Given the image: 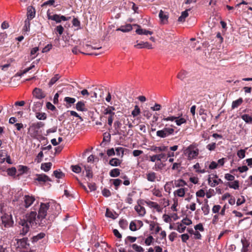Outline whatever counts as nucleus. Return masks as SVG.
I'll list each match as a JSON object with an SVG mask.
<instances>
[{"label":"nucleus","instance_id":"f257e3e1","mask_svg":"<svg viewBox=\"0 0 252 252\" xmlns=\"http://www.w3.org/2000/svg\"><path fill=\"white\" fill-rule=\"evenodd\" d=\"M50 204V203H41L37 216L35 211H31L30 213L27 214L26 219L20 220L18 222L20 225V234L26 235L29 232L30 227L42 225V221L46 216L47 211Z\"/></svg>","mask_w":252,"mask_h":252},{"label":"nucleus","instance_id":"f03ea898","mask_svg":"<svg viewBox=\"0 0 252 252\" xmlns=\"http://www.w3.org/2000/svg\"><path fill=\"white\" fill-rule=\"evenodd\" d=\"M13 221L12 219L11 214L6 213L3 209L1 208L0 211V225L2 227H10L12 226Z\"/></svg>","mask_w":252,"mask_h":252},{"label":"nucleus","instance_id":"7ed1b4c3","mask_svg":"<svg viewBox=\"0 0 252 252\" xmlns=\"http://www.w3.org/2000/svg\"><path fill=\"white\" fill-rule=\"evenodd\" d=\"M184 154L188 160L195 159L199 154V149L196 144H192L185 149L183 151Z\"/></svg>","mask_w":252,"mask_h":252},{"label":"nucleus","instance_id":"20e7f679","mask_svg":"<svg viewBox=\"0 0 252 252\" xmlns=\"http://www.w3.org/2000/svg\"><path fill=\"white\" fill-rule=\"evenodd\" d=\"M174 129L170 127H164L162 130L157 131V135L160 138H165L173 134Z\"/></svg>","mask_w":252,"mask_h":252},{"label":"nucleus","instance_id":"39448f33","mask_svg":"<svg viewBox=\"0 0 252 252\" xmlns=\"http://www.w3.org/2000/svg\"><path fill=\"white\" fill-rule=\"evenodd\" d=\"M218 177L216 174H212L209 175L208 179V184L212 187H214L220 183H222V181L220 179L216 180Z\"/></svg>","mask_w":252,"mask_h":252},{"label":"nucleus","instance_id":"423d86ee","mask_svg":"<svg viewBox=\"0 0 252 252\" xmlns=\"http://www.w3.org/2000/svg\"><path fill=\"white\" fill-rule=\"evenodd\" d=\"M24 206L26 208L29 207L34 201L35 198L32 196L25 195L24 198Z\"/></svg>","mask_w":252,"mask_h":252},{"label":"nucleus","instance_id":"0eeeda50","mask_svg":"<svg viewBox=\"0 0 252 252\" xmlns=\"http://www.w3.org/2000/svg\"><path fill=\"white\" fill-rule=\"evenodd\" d=\"M134 26H136V27H138V29H137L136 30V32L138 34H139V35H142V34H144V35H148V34H150V35H152L153 32L152 31H148V30H145V29H141L140 28V26L138 25H137V24H134L133 25Z\"/></svg>","mask_w":252,"mask_h":252},{"label":"nucleus","instance_id":"6e6552de","mask_svg":"<svg viewBox=\"0 0 252 252\" xmlns=\"http://www.w3.org/2000/svg\"><path fill=\"white\" fill-rule=\"evenodd\" d=\"M33 96L38 99H41L45 97V95L43 93L42 90L39 88H35L32 92Z\"/></svg>","mask_w":252,"mask_h":252},{"label":"nucleus","instance_id":"1a4fd4ad","mask_svg":"<svg viewBox=\"0 0 252 252\" xmlns=\"http://www.w3.org/2000/svg\"><path fill=\"white\" fill-rule=\"evenodd\" d=\"M36 177L35 180H37L38 182H41V183H45L47 181H51L49 177L48 176H47L44 174H37L36 175Z\"/></svg>","mask_w":252,"mask_h":252},{"label":"nucleus","instance_id":"9d476101","mask_svg":"<svg viewBox=\"0 0 252 252\" xmlns=\"http://www.w3.org/2000/svg\"><path fill=\"white\" fill-rule=\"evenodd\" d=\"M134 47L138 48V49H141L144 48H147L148 49H152L153 47L152 45L150 44L148 42H141L139 43H137V44L134 45Z\"/></svg>","mask_w":252,"mask_h":252},{"label":"nucleus","instance_id":"9b49d317","mask_svg":"<svg viewBox=\"0 0 252 252\" xmlns=\"http://www.w3.org/2000/svg\"><path fill=\"white\" fill-rule=\"evenodd\" d=\"M27 10V19H32L35 15V9L32 6H29L28 7Z\"/></svg>","mask_w":252,"mask_h":252},{"label":"nucleus","instance_id":"f8f14e48","mask_svg":"<svg viewBox=\"0 0 252 252\" xmlns=\"http://www.w3.org/2000/svg\"><path fill=\"white\" fill-rule=\"evenodd\" d=\"M134 209L139 216H144L146 214V210L145 208L141 206L139 204L136 205L134 207Z\"/></svg>","mask_w":252,"mask_h":252},{"label":"nucleus","instance_id":"ddd939ff","mask_svg":"<svg viewBox=\"0 0 252 252\" xmlns=\"http://www.w3.org/2000/svg\"><path fill=\"white\" fill-rule=\"evenodd\" d=\"M132 29V26L130 24H126L125 26H122L117 29V31H120L124 32H128Z\"/></svg>","mask_w":252,"mask_h":252},{"label":"nucleus","instance_id":"4468645a","mask_svg":"<svg viewBox=\"0 0 252 252\" xmlns=\"http://www.w3.org/2000/svg\"><path fill=\"white\" fill-rule=\"evenodd\" d=\"M159 18L163 24H165L167 22L168 16L166 13L164 12L162 10H160L159 13Z\"/></svg>","mask_w":252,"mask_h":252},{"label":"nucleus","instance_id":"2eb2a0df","mask_svg":"<svg viewBox=\"0 0 252 252\" xmlns=\"http://www.w3.org/2000/svg\"><path fill=\"white\" fill-rule=\"evenodd\" d=\"M241 242H242V244L243 245V247L241 250V252H248V247L250 245V243L245 238H244L241 239Z\"/></svg>","mask_w":252,"mask_h":252},{"label":"nucleus","instance_id":"dca6fc26","mask_svg":"<svg viewBox=\"0 0 252 252\" xmlns=\"http://www.w3.org/2000/svg\"><path fill=\"white\" fill-rule=\"evenodd\" d=\"M146 203L150 207L154 208V209H155L158 212H161V209L160 208V206L156 202L151 201H146Z\"/></svg>","mask_w":252,"mask_h":252},{"label":"nucleus","instance_id":"f3484780","mask_svg":"<svg viewBox=\"0 0 252 252\" xmlns=\"http://www.w3.org/2000/svg\"><path fill=\"white\" fill-rule=\"evenodd\" d=\"M29 132L31 136L33 138H36L39 134L38 129L32 126H31L30 127L29 129Z\"/></svg>","mask_w":252,"mask_h":252},{"label":"nucleus","instance_id":"a211bd4d","mask_svg":"<svg viewBox=\"0 0 252 252\" xmlns=\"http://www.w3.org/2000/svg\"><path fill=\"white\" fill-rule=\"evenodd\" d=\"M76 109L78 111L82 112L87 111V109L85 108V103L82 101H78L76 104Z\"/></svg>","mask_w":252,"mask_h":252},{"label":"nucleus","instance_id":"6ab92c4d","mask_svg":"<svg viewBox=\"0 0 252 252\" xmlns=\"http://www.w3.org/2000/svg\"><path fill=\"white\" fill-rule=\"evenodd\" d=\"M28 242V238H24L23 239L18 240L17 242L18 247L22 248H25L27 247Z\"/></svg>","mask_w":252,"mask_h":252},{"label":"nucleus","instance_id":"aec40b11","mask_svg":"<svg viewBox=\"0 0 252 252\" xmlns=\"http://www.w3.org/2000/svg\"><path fill=\"white\" fill-rule=\"evenodd\" d=\"M0 252H12V251L10 245L0 244Z\"/></svg>","mask_w":252,"mask_h":252},{"label":"nucleus","instance_id":"412c9836","mask_svg":"<svg viewBox=\"0 0 252 252\" xmlns=\"http://www.w3.org/2000/svg\"><path fill=\"white\" fill-rule=\"evenodd\" d=\"M189 9H187L184 11H183L181 13V15L178 18V21L181 22H184L185 21V19L188 16V11Z\"/></svg>","mask_w":252,"mask_h":252},{"label":"nucleus","instance_id":"4be33fe9","mask_svg":"<svg viewBox=\"0 0 252 252\" xmlns=\"http://www.w3.org/2000/svg\"><path fill=\"white\" fill-rule=\"evenodd\" d=\"M52 165L51 162L43 163L41 165V169L45 172H47L51 169Z\"/></svg>","mask_w":252,"mask_h":252},{"label":"nucleus","instance_id":"5701e85b","mask_svg":"<svg viewBox=\"0 0 252 252\" xmlns=\"http://www.w3.org/2000/svg\"><path fill=\"white\" fill-rule=\"evenodd\" d=\"M156 179V174L154 172H151L147 174V179L148 181L154 182Z\"/></svg>","mask_w":252,"mask_h":252},{"label":"nucleus","instance_id":"b1692460","mask_svg":"<svg viewBox=\"0 0 252 252\" xmlns=\"http://www.w3.org/2000/svg\"><path fill=\"white\" fill-rule=\"evenodd\" d=\"M85 170L86 177L89 179L92 178L93 174L91 168L89 166H85Z\"/></svg>","mask_w":252,"mask_h":252},{"label":"nucleus","instance_id":"393cba45","mask_svg":"<svg viewBox=\"0 0 252 252\" xmlns=\"http://www.w3.org/2000/svg\"><path fill=\"white\" fill-rule=\"evenodd\" d=\"M177 117L175 123L177 126H180L183 124L186 123L187 120L185 118L180 117V116H177Z\"/></svg>","mask_w":252,"mask_h":252},{"label":"nucleus","instance_id":"a878e982","mask_svg":"<svg viewBox=\"0 0 252 252\" xmlns=\"http://www.w3.org/2000/svg\"><path fill=\"white\" fill-rule=\"evenodd\" d=\"M177 227L174 229L178 231L179 233H183L186 229V226L183 224L182 223L179 222L177 223Z\"/></svg>","mask_w":252,"mask_h":252},{"label":"nucleus","instance_id":"bb28decb","mask_svg":"<svg viewBox=\"0 0 252 252\" xmlns=\"http://www.w3.org/2000/svg\"><path fill=\"white\" fill-rule=\"evenodd\" d=\"M109 174L112 177H117L120 174V170L118 168L113 169L110 171Z\"/></svg>","mask_w":252,"mask_h":252},{"label":"nucleus","instance_id":"cd10ccee","mask_svg":"<svg viewBox=\"0 0 252 252\" xmlns=\"http://www.w3.org/2000/svg\"><path fill=\"white\" fill-rule=\"evenodd\" d=\"M243 99L242 98H239V99L233 101L232 103V108L235 109L237 108L239 106H240L242 103L243 102Z\"/></svg>","mask_w":252,"mask_h":252},{"label":"nucleus","instance_id":"c85d7f7f","mask_svg":"<svg viewBox=\"0 0 252 252\" xmlns=\"http://www.w3.org/2000/svg\"><path fill=\"white\" fill-rule=\"evenodd\" d=\"M38 50H39V48L37 47H34L31 50V53H30V58H31L30 59L31 60H33L36 57L37 52H38Z\"/></svg>","mask_w":252,"mask_h":252},{"label":"nucleus","instance_id":"c756f323","mask_svg":"<svg viewBox=\"0 0 252 252\" xmlns=\"http://www.w3.org/2000/svg\"><path fill=\"white\" fill-rule=\"evenodd\" d=\"M121 162L120 160V159L116 158H112L109 161V164L113 166H119L121 164Z\"/></svg>","mask_w":252,"mask_h":252},{"label":"nucleus","instance_id":"7c9ffc66","mask_svg":"<svg viewBox=\"0 0 252 252\" xmlns=\"http://www.w3.org/2000/svg\"><path fill=\"white\" fill-rule=\"evenodd\" d=\"M175 195H177L179 197H183L185 194V189L180 188L174 192Z\"/></svg>","mask_w":252,"mask_h":252},{"label":"nucleus","instance_id":"2f4dec72","mask_svg":"<svg viewBox=\"0 0 252 252\" xmlns=\"http://www.w3.org/2000/svg\"><path fill=\"white\" fill-rule=\"evenodd\" d=\"M227 184L229 187V188L235 189H238L239 187V181L237 180L234 181L232 183H227Z\"/></svg>","mask_w":252,"mask_h":252},{"label":"nucleus","instance_id":"473e14b6","mask_svg":"<svg viewBox=\"0 0 252 252\" xmlns=\"http://www.w3.org/2000/svg\"><path fill=\"white\" fill-rule=\"evenodd\" d=\"M60 76L59 74H56L53 77L51 78L50 80L48 85L49 87L52 86L53 85H54L60 78Z\"/></svg>","mask_w":252,"mask_h":252},{"label":"nucleus","instance_id":"72a5a7b5","mask_svg":"<svg viewBox=\"0 0 252 252\" xmlns=\"http://www.w3.org/2000/svg\"><path fill=\"white\" fill-rule=\"evenodd\" d=\"M35 117L40 120H45L47 118V115L45 113L37 112L35 113Z\"/></svg>","mask_w":252,"mask_h":252},{"label":"nucleus","instance_id":"f704fd0d","mask_svg":"<svg viewBox=\"0 0 252 252\" xmlns=\"http://www.w3.org/2000/svg\"><path fill=\"white\" fill-rule=\"evenodd\" d=\"M242 119L248 124H252V117L248 114H244L242 116Z\"/></svg>","mask_w":252,"mask_h":252},{"label":"nucleus","instance_id":"c9c22d12","mask_svg":"<svg viewBox=\"0 0 252 252\" xmlns=\"http://www.w3.org/2000/svg\"><path fill=\"white\" fill-rule=\"evenodd\" d=\"M48 19L53 21H55L57 23H60L61 22V19L60 18V15L54 14L53 16L48 15Z\"/></svg>","mask_w":252,"mask_h":252},{"label":"nucleus","instance_id":"e433bc0d","mask_svg":"<svg viewBox=\"0 0 252 252\" xmlns=\"http://www.w3.org/2000/svg\"><path fill=\"white\" fill-rule=\"evenodd\" d=\"M53 174L56 178L58 179L62 178L64 176V174L60 170H55L53 172Z\"/></svg>","mask_w":252,"mask_h":252},{"label":"nucleus","instance_id":"4c0bfd02","mask_svg":"<svg viewBox=\"0 0 252 252\" xmlns=\"http://www.w3.org/2000/svg\"><path fill=\"white\" fill-rule=\"evenodd\" d=\"M140 113V109L137 105L134 106V108L131 112L132 115L135 117L137 116Z\"/></svg>","mask_w":252,"mask_h":252},{"label":"nucleus","instance_id":"58836bf2","mask_svg":"<svg viewBox=\"0 0 252 252\" xmlns=\"http://www.w3.org/2000/svg\"><path fill=\"white\" fill-rule=\"evenodd\" d=\"M64 100L66 102V103L69 105V106H71V104L74 103L76 101L75 98L70 97H65Z\"/></svg>","mask_w":252,"mask_h":252},{"label":"nucleus","instance_id":"ea45409f","mask_svg":"<svg viewBox=\"0 0 252 252\" xmlns=\"http://www.w3.org/2000/svg\"><path fill=\"white\" fill-rule=\"evenodd\" d=\"M187 72L185 70H182L178 74L177 77L179 79L183 80L187 77Z\"/></svg>","mask_w":252,"mask_h":252},{"label":"nucleus","instance_id":"a19ab883","mask_svg":"<svg viewBox=\"0 0 252 252\" xmlns=\"http://www.w3.org/2000/svg\"><path fill=\"white\" fill-rule=\"evenodd\" d=\"M132 248L136 252H144V249L135 244H133L131 246Z\"/></svg>","mask_w":252,"mask_h":252},{"label":"nucleus","instance_id":"79ce46f5","mask_svg":"<svg viewBox=\"0 0 252 252\" xmlns=\"http://www.w3.org/2000/svg\"><path fill=\"white\" fill-rule=\"evenodd\" d=\"M124 149L122 147H118L116 148V155L119 157H122L124 155Z\"/></svg>","mask_w":252,"mask_h":252},{"label":"nucleus","instance_id":"37998d69","mask_svg":"<svg viewBox=\"0 0 252 252\" xmlns=\"http://www.w3.org/2000/svg\"><path fill=\"white\" fill-rule=\"evenodd\" d=\"M41 107V104L39 102H33V106L32 108V110L33 111H36L38 110L40 107Z\"/></svg>","mask_w":252,"mask_h":252},{"label":"nucleus","instance_id":"c03bdc74","mask_svg":"<svg viewBox=\"0 0 252 252\" xmlns=\"http://www.w3.org/2000/svg\"><path fill=\"white\" fill-rule=\"evenodd\" d=\"M71 168L72 171L76 173H79L81 172V168L78 165H71Z\"/></svg>","mask_w":252,"mask_h":252},{"label":"nucleus","instance_id":"a18cd8bd","mask_svg":"<svg viewBox=\"0 0 252 252\" xmlns=\"http://www.w3.org/2000/svg\"><path fill=\"white\" fill-rule=\"evenodd\" d=\"M202 210L203 211L204 215H207L209 213V206L208 204L204 205L201 208Z\"/></svg>","mask_w":252,"mask_h":252},{"label":"nucleus","instance_id":"49530a36","mask_svg":"<svg viewBox=\"0 0 252 252\" xmlns=\"http://www.w3.org/2000/svg\"><path fill=\"white\" fill-rule=\"evenodd\" d=\"M175 184L176 187H184L186 185V183L183 180H179L175 181Z\"/></svg>","mask_w":252,"mask_h":252},{"label":"nucleus","instance_id":"de8ad7c7","mask_svg":"<svg viewBox=\"0 0 252 252\" xmlns=\"http://www.w3.org/2000/svg\"><path fill=\"white\" fill-rule=\"evenodd\" d=\"M45 236V234L43 233H40L37 234L36 236L33 237V241L36 242L38 240L41 239Z\"/></svg>","mask_w":252,"mask_h":252},{"label":"nucleus","instance_id":"09e8293b","mask_svg":"<svg viewBox=\"0 0 252 252\" xmlns=\"http://www.w3.org/2000/svg\"><path fill=\"white\" fill-rule=\"evenodd\" d=\"M182 223L184 225H189L192 224V221L189 219L186 218L182 220Z\"/></svg>","mask_w":252,"mask_h":252},{"label":"nucleus","instance_id":"8fccbe9b","mask_svg":"<svg viewBox=\"0 0 252 252\" xmlns=\"http://www.w3.org/2000/svg\"><path fill=\"white\" fill-rule=\"evenodd\" d=\"M105 216L107 218H112L113 219H115L116 218V217H115L113 212H111V211H110L108 209H106Z\"/></svg>","mask_w":252,"mask_h":252},{"label":"nucleus","instance_id":"3c124183","mask_svg":"<svg viewBox=\"0 0 252 252\" xmlns=\"http://www.w3.org/2000/svg\"><path fill=\"white\" fill-rule=\"evenodd\" d=\"M176 118H177V116H169V117H164V118H163L162 120L163 121H171V122H173L174 121H175Z\"/></svg>","mask_w":252,"mask_h":252},{"label":"nucleus","instance_id":"603ef678","mask_svg":"<svg viewBox=\"0 0 252 252\" xmlns=\"http://www.w3.org/2000/svg\"><path fill=\"white\" fill-rule=\"evenodd\" d=\"M112 180L113 181V185L115 186L116 189H117L118 186L122 183V180L119 179H113Z\"/></svg>","mask_w":252,"mask_h":252},{"label":"nucleus","instance_id":"864d4df0","mask_svg":"<svg viewBox=\"0 0 252 252\" xmlns=\"http://www.w3.org/2000/svg\"><path fill=\"white\" fill-rule=\"evenodd\" d=\"M133 192L129 193L128 194V196L126 199V203H128L129 204H131L132 203L133 200L131 197L133 196Z\"/></svg>","mask_w":252,"mask_h":252},{"label":"nucleus","instance_id":"5fc2aeb1","mask_svg":"<svg viewBox=\"0 0 252 252\" xmlns=\"http://www.w3.org/2000/svg\"><path fill=\"white\" fill-rule=\"evenodd\" d=\"M7 174L10 176L14 175L16 172V169L15 167H12L11 168H8L7 170Z\"/></svg>","mask_w":252,"mask_h":252},{"label":"nucleus","instance_id":"6e6d98bb","mask_svg":"<svg viewBox=\"0 0 252 252\" xmlns=\"http://www.w3.org/2000/svg\"><path fill=\"white\" fill-rule=\"evenodd\" d=\"M102 194L106 197L110 196L111 194L110 191L106 189H104L102 190Z\"/></svg>","mask_w":252,"mask_h":252},{"label":"nucleus","instance_id":"4d7b16f0","mask_svg":"<svg viewBox=\"0 0 252 252\" xmlns=\"http://www.w3.org/2000/svg\"><path fill=\"white\" fill-rule=\"evenodd\" d=\"M237 155L240 158H243L245 157V151L244 150H240L237 152Z\"/></svg>","mask_w":252,"mask_h":252},{"label":"nucleus","instance_id":"13d9d810","mask_svg":"<svg viewBox=\"0 0 252 252\" xmlns=\"http://www.w3.org/2000/svg\"><path fill=\"white\" fill-rule=\"evenodd\" d=\"M164 166V165L162 163H156L153 169L158 171V170L161 169Z\"/></svg>","mask_w":252,"mask_h":252},{"label":"nucleus","instance_id":"bf43d9fd","mask_svg":"<svg viewBox=\"0 0 252 252\" xmlns=\"http://www.w3.org/2000/svg\"><path fill=\"white\" fill-rule=\"evenodd\" d=\"M153 194L157 196V197H161L162 196L161 192L158 189H154L152 191Z\"/></svg>","mask_w":252,"mask_h":252},{"label":"nucleus","instance_id":"052dcab7","mask_svg":"<svg viewBox=\"0 0 252 252\" xmlns=\"http://www.w3.org/2000/svg\"><path fill=\"white\" fill-rule=\"evenodd\" d=\"M136 239L137 238L135 237L128 236L125 239V243L126 244H127L128 241H129L131 243L134 242L136 240Z\"/></svg>","mask_w":252,"mask_h":252},{"label":"nucleus","instance_id":"680f3d73","mask_svg":"<svg viewBox=\"0 0 252 252\" xmlns=\"http://www.w3.org/2000/svg\"><path fill=\"white\" fill-rule=\"evenodd\" d=\"M205 195V193L203 189H201L196 192V195L197 197H203Z\"/></svg>","mask_w":252,"mask_h":252},{"label":"nucleus","instance_id":"e2e57ef3","mask_svg":"<svg viewBox=\"0 0 252 252\" xmlns=\"http://www.w3.org/2000/svg\"><path fill=\"white\" fill-rule=\"evenodd\" d=\"M224 178L226 180L229 181H232L235 179V177L233 175L228 173L225 174Z\"/></svg>","mask_w":252,"mask_h":252},{"label":"nucleus","instance_id":"0e129e2a","mask_svg":"<svg viewBox=\"0 0 252 252\" xmlns=\"http://www.w3.org/2000/svg\"><path fill=\"white\" fill-rule=\"evenodd\" d=\"M153 239L154 238L152 236H149L146 239L145 243L146 245L150 246L151 244Z\"/></svg>","mask_w":252,"mask_h":252},{"label":"nucleus","instance_id":"69168bd1","mask_svg":"<svg viewBox=\"0 0 252 252\" xmlns=\"http://www.w3.org/2000/svg\"><path fill=\"white\" fill-rule=\"evenodd\" d=\"M44 125V124L43 123H42L41 122H37V123L33 124H32V126H34V127H35L38 129L40 127H42V126H43Z\"/></svg>","mask_w":252,"mask_h":252},{"label":"nucleus","instance_id":"338daca9","mask_svg":"<svg viewBox=\"0 0 252 252\" xmlns=\"http://www.w3.org/2000/svg\"><path fill=\"white\" fill-rule=\"evenodd\" d=\"M150 160L152 162H155L156 160L159 161V157L158 154L150 156Z\"/></svg>","mask_w":252,"mask_h":252},{"label":"nucleus","instance_id":"774afa93","mask_svg":"<svg viewBox=\"0 0 252 252\" xmlns=\"http://www.w3.org/2000/svg\"><path fill=\"white\" fill-rule=\"evenodd\" d=\"M143 115L147 119H149L152 116V113L148 110H145L143 111Z\"/></svg>","mask_w":252,"mask_h":252}]
</instances>
